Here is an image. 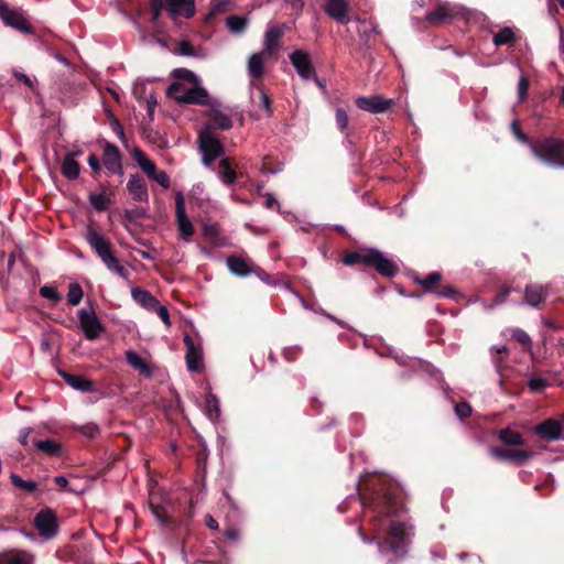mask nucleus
<instances>
[{
    "label": "nucleus",
    "mask_w": 564,
    "mask_h": 564,
    "mask_svg": "<svg viewBox=\"0 0 564 564\" xmlns=\"http://www.w3.org/2000/svg\"><path fill=\"white\" fill-rule=\"evenodd\" d=\"M403 507L398 506L392 498H387L386 506L381 511L384 516V521L389 518L388 533L382 542H378V551L382 556H387L386 564H394L397 561L403 558L408 551L410 539L413 534L412 525L408 522L394 520L399 511Z\"/></svg>",
    "instance_id": "nucleus-1"
},
{
    "label": "nucleus",
    "mask_w": 564,
    "mask_h": 564,
    "mask_svg": "<svg viewBox=\"0 0 564 564\" xmlns=\"http://www.w3.org/2000/svg\"><path fill=\"white\" fill-rule=\"evenodd\" d=\"M173 75L178 80L172 83L167 89L171 99L178 104H208V93L198 86V78L194 73L185 68H178L173 72Z\"/></svg>",
    "instance_id": "nucleus-2"
},
{
    "label": "nucleus",
    "mask_w": 564,
    "mask_h": 564,
    "mask_svg": "<svg viewBox=\"0 0 564 564\" xmlns=\"http://www.w3.org/2000/svg\"><path fill=\"white\" fill-rule=\"evenodd\" d=\"M532 154L544 164L554 169H564V140L547 138L539 145L530 143Z\"/></svg>",
    "instance_id": "nucleus-3"
},
{
    "label": "nucleus",
    "mask_w": 564,
    "mask_h": 564,
    "mask_svg": "<svg viewBox=\"0 0 564 564\" xmlns=\"http://www.w3.org/2000/svg\"><path fill=\"white\" fill-rule=\"evenodd\" d=\"M198 149L202 153V162L207 169L214 170L213 163L224 155L225 149L216 138L210 127H205L198 134Z\"/></svg>",
    "instance_id": "nucleus-4"
},
{
    "label": "nucleus",
    "mask_w": 564,
    "mask_h": 564,
    "mask_svg": "<svg viewBox=\"0 0 564 564\" xmlns=\"http://www.w3.org/2000/svg\"><path fill=\"white\" fill-rule=\"evenodd\" d=\"M79 327L88 340H94L102 333V325L93 306L78 311Z\"/></svg>",
    "instance_id": "nucleus-5"
},
{
    "label": "nucleus",
    "mask_w": 564,
    "mask_h": 564,
    "mask_svg": "<svg viewBox=\"0 0 564 564\" xmlns=\"http://www.w3.org/2000/svg\"><path fill=\"white\" fill-rule=\"evenodd\" d=\"M459 15H463L462 8L444 2L438 4L434 10L427 12L425 19L430 24L440 25L445 24Z\"/></svg>",
    "instance_id": "nucleus-6"
},
{
    "label": "nucleus",
    "mask_w": 564,
    "mask_h": 564,
    "mask_svg": "<svg viewBox=\"0 0 564 564\" xmlns=\"http://www.w3.org/2000/svg\"><path fill=\"white\" fill-rule=\"evenodd\" d=\"M184 344L186 346V366L188 371L197 372L203 365V348L199 341H196L191 335H184Z\"/></svg>",
    "instance_id": "nucleus-7"
},
{
    "label": "nucleus",
    "mask_w": 564,
    "mask_h": 564,
    "mask_svg": "<svg viewBox=\"0 0 564 564\" xmlns=\"http://www.w3.org/2000/svg\"><path fill=\"white\" fill-rule=\"evenodd\" d=\"M175 204V215L180 235L183 240L189 241L191 237L194 234V226L192 224V220L186 215L185 202L182 193L176 194Z\"/></svg>",
    "instance_id": "nucleus-8"
},
{
    "label": "nucleus",
    "mask_w": 564,
    "mask_h": 564,
    "mask_svg": "<svg viewBox=\"0 0 564 564\" xmlns=\"http://www.w3.org/2000/svg\"><path fill=\"white\" fill-rule=\"evenodd\" d=\"M356 105L360 110L370 112V113H382L390 110L394 101L393 99L383 98L379 95H372L369 97H358L356 99Z\"/></svg>",
    "instance_id": "nucleus-9"
},
{
    "label": "nucleus",
    "mask_w": 564,
    "mask_h": 564,
    "mask_svg": "<svg viewBox=\"0 0 564 564\" xmlns=\"http://www.w3.org/2000/svg\"><path fill=\"white\" fill-rule=\"evenodd\" d=\"M534 432L547 441H564V417L561 420L549 419L534 426Z\"/></svg>",
    "instance_id": "nucleus-10"
},
{
    "label": "nucleus",
    "mask_w": 564,
    "mask_h": 564,
    "mask_svg": "<svg viewBox=\"0 0 564 564\" xmlns=\"http://www.w3.org/2000/svg\"><path fill=\"white\" fill-rule=\"evenodd\" d=\"M149 80L137 79L132 87V93L140 104H144L148 115L153 118L156 107V98L153 90L148 89Z\"/></svg>",
    "instance_id": "nucleus-11"
},
{
    "label": "nucleus",
    "mask_w": 564,
    "mask_h": 564,
    "mask_svg": "<svg viewBox=\"0 0 564 564\" xmlns=\"http://www.w3.org/2000/svg\"><path fill=\"white\" fill-rule=\"evenodd\" d=\"M35 528L45 539H52L57 532V520L55 513L50 510H41L34 520Z\"/></svg>",
    "instance_id": "nucleus-12"
},
{
    "label": "nucleus",
    "mask_w": 564,
    "mask_h": 564,
    "mask_svg": "<svg viewBox=\"0 0 564 564\" xmlns=\"http://www.w3.org/2000/svg\"><path fill=\"white\" fill-rule=\"evenodd\" d=\"M0 18L6 25L14 28L23 33L31 32V26L21 10L10 9L2 4L0 6Z\"/></svg>",
    "instance_id": "nucleus-13"
},
{
    "label": "nucleus",
    "mask_w": 564,
    "mask_h": 564,
    "mask_svg": "<svg viewBox=\"0 0 564 564\" xmlns=\"http://www.w3.org/2000/svg\"><path fill=\"white\" fill-rule=\"evenodd\" d=\"M85 240L90 248L96 252L101 261L112 253L110 242L101 234L94 228L89 227L85 232Z\"/></svg>",
    "instance_id": "nucleus-14"
},
{
    "label": "nucleus",
    "mask_w": 564,
    "mask_h": 564,
    "mask_svg": "<svg viewBox=\"0 0 564 564\" xmlns=\"http://www.w3.org/2000/svg\"><path fill=\"white\" fill-rule=\"evenodd\" d=\"M290 59L297 74L303 79L308 80L315 77V69L313 67L311 57L306 52L297 50L291 54Z\"/></svg>",
    "instance_id": "nucleus-15"
},
{
    "label": "nucleus",
    "mask_w": 564,
    "mask_h": 564,
    "mask_svg": "<svg viewBox=\"0 0 564 564\" xmlns=\"http://www.w3.org/2000/svg\"><path fill=\"white\" fill-rule=\"evenodd\" d=\"M324 11L338 23L346 24L349 22V3L347 0H326Z\"/></svg>",
    "instance_id": "nucleus-16"
},
{
    "label": "nucleus",
    "mask_w": 564,
    "mask_h": 564,
    "mask_svg": "<svg viewBox=\"0 0 564 564\" xmlns=\"http://www.w3.org/2000/svg\"><path fill=\"white\" fill-rule=\"evenodd\" d=\"M490 455L499 460L522 463L530 459L533 453L525 449H502L499 447L490 448Z\"/></svg>",
    "instance_id": "nucleus-17"
},
{
    "label": "nucleus",
    "mask_w": 564,
    "mask_h": 564,
    "mask_svg": "<svg viewBox=\"0 0 564 564\" xmlns=\"http://www.w3.org/2000/svg\"><path fill=\"white\" fill-rule=\"evenodd\" d=\"M162 6L173 18L178 15L191 18L195 13L194 3L191 0H162Z\"/></svg>",
    "instance_id": "nucleus-18"
},
{
    "label": "nucleus",
    "mask_w": 564,
    "mask_h": 564,
    "mask_svg": "<svg viewBox=\"0 0 564 564\" xmlns=\"http://www.w3.org/2000/svg\"><path fill=\"white\" fill-rule=\"evenodd\" d=\"M102 161L106 169L112 174H121V155L118 148L111 143H106L104 149Z\"/></svg>",
    "instance_id": "nucleus-19"
},
{
    "label": "nucleus",
    "mask_w": 564,
    "mask_h": 564,
    "mask_svg": "<svg viewBox=\"0 0 564 564\" xmlns=\"http://www.w3.org/2000/svg\"><path fill=\"white\" fill-rule=\"evenodd\" d=\"M127 188L131 197L137 202H148L149 194L144 181L139 175H131Z\"/></svg>",
    "instance_id": "nucleus-20"
},
{
    "label": "nucleus",
    "mask_w": 564,
    "mask_h": 564,
    "mask_svg": "<svg viewBox=\"0 0 564 564\" xmlns=\"http://www.w3.org/2000/svg\"><path fill=\"white\" fill-rule=\"evenodd\" d=\"M270 57V55L264 54V52L253 53L248 57L247 61V69L248 74L252 79H260L264 73V61Z\"/></svg>",
    "instance_id": "nucleus-21"
},
{
    "label": "nucleus",
    "mask_w": 564,
    "mask_h": 564,
    "mask_svg": "<svg viewBox=\"0 0 564 564\" xmlns=\"http://www.w3.org/2000/svg\"><path fill=\"white\" fill-rule=\"evenodd\" d=\"M283 35V29L282 26L278 25H271L268 26L265 34H264V43H263V50L264 54L272 55L274 52L280 39Z\"/></svg>",
    "instance_id": "nucleus-22"
},
{
    "label": "nucleus",
    "mask_w": 564,
    "mask_h": 564,
    "mask_svg": "<svg viewBox=\"0 0 564 564\" xmlns=\"http://www.w3.org/2000/svg\"><path fill=\"white\" fill-rule=\"evenodd\" d=\"M546 295L547 293L543 286L529 284L525 288L523 303L532 307H538L546 299Z\"/></svg>",
    "instance_id": "nucleus-23"
},
{
    "label": "nucleus",
    "mask_w": 564,
    "mask_h": 564,
    "mask_svg": "<svg viewBox=\"0 0 564 564\" xmlns=\"http://www.w3.org/2000/svg\"><path fill=\"white\" fill-rule=\"evenodd\" d=\"M132 299L148 311H154L160 304L159 301L147 290L133 288L131 290Z\"/></svg>",
    "instance_id": "nucleus-24"
},
{
    "label": "nucleus",
    "mask_w": 564,
    "mask_h": 564,
    "mask_svg": "<svg viewBox=\"0 0 564 564\" xmlns=\"http://www.w3.org/2000/svg\"><path fill=\"white\" fill-rule=\"evenodd\" d=\"M59 375L73 389L82 392L93 391V382L82 376L70 375L66 371H59Z\"/></svg>",
    "instance_id": "nucleus-25"
},
{
    "label": "nucleus",
    "mask_w": 564,
    "mask_h": 564,
    "mask_svg": "<svg viewBox=\"0 0 564 564\" xmlns=\"http://www.w3.org/2000/svg\"><path fill=\"white\" fill-rule=\"evenodd\" d=\"M228 270L237 276H248L251 272V265L240 257H228L227 258Z\"/></svg>",
    "instance_id": "nucleus-26"
},
{
    "label": "nucleus",
    "mask_w": 564,
    "mask_h": 564,
    "mask_svg": "<svg viewBox=\"0 0 564 564\" xmlns=\"http://www.w3.org/2000/svg\"><path fill=\"white\" fill-rule=\"evenodd\" d=\"M377 258L378 260H376L373 268L377 270L378 273L388 278H392L393 275H395L398 268L391 260L386 258L381 251H379Z\"/></svg>",
    "instance_id": "nucleus-27"
},
{
    "label": "nucleus",
    "mask_w": 564,
    "mask_h": 564,
    "mask_svg": "<svg viewBox=\"0 0 564 564\" xmlns=\"http://www.w3.org/2000/svg\"><path fill=\"white\" fill-rule=\"evenodd\" d=\"M210 123L206 127H210L212 131L214 129L227 130L232 126L231 119L224 112L219 110H212L209 115Z\"/></svg>",
    "instance_id": "nucleus-28"
},
{
    "label": "nucleus",
    "mask_w": 564,
    "mask_h": 564,
    "mask_svg": "<svg viewBox=\"0 0 564 564\" xmlns=\"http://www.w3.org/2000/svg\"><path fill=\"white\" fill-rule=\"evenodd\" d=\"M62 173L68 180H76L79 176L80 167L74 159V154H66L62 162Z\"/></svg>",
    "instance_id": "nucleus-29"
},
{
    "label": "nucleus",
    "mask_w": 564,
    "mask_h": 564,
    "mask_svg": "<svg viewBox=\"0 0 564 564\" xmlns=\"http://www.w3.org/2000/svg\"><path fill=\"white\" fill-rule=\"evenodd\" d=\"M205 413L212 422H217L220 416V404L218 398L209 392L205 400Z\"/></svg>",
    "instance_id": "nucleus-30"
},
{
    "label": "nucleus",
    "mask_w": 564,
    "mask_h": 564,
    "mask_svg": "<svg viewBox=\"0 0 564 564\" xmlns=\"http://www.w3.org/2000/svg\"><path fill=\"white\" fill-rule=\"evenodd\" d=\"M2 564H33V556L26 552L12 551L3 554Z\"/></svg>",
    "instance_id": "nucleus-31"
},
{
    "label": "nucleus",
    "mask_w": 564,
    "mask_h": 564,
    "mask_svg": "<svg viewBox=\"0 0 564 564\" xmlns=\"http://www.w3.org/2000/svg\"><path fill=\"white\" fill-rule=\"evenodd\" d=\"M126 358L128 364L138 370L140 373L145 376H151L150 368L148 364L133 350H128L126 352Z\"/></svg>",
    "instance_id": "nucleus-32"
},
{
    "label": "nucleus",
    "mask_w": 564,
    "mask_h": 564,
    "mask_svg": "<svg viewBox=\"0 0 564 564\" xmlns=\"http://www.w3.org/2000/svg\"><path fill=\"white\" fill-rule=\"evenodd\" d=\"M249 23L247 17L230 15L226 19L228 30L234 34H241L245 32Z\"/></svg>",
    "instance_id": "nucleus-33"
},
{
    "label": "nucleus",
    "mask_w": 564,
    "mask_h": 564,
    "mask_svg": "<svg viewBox=\"0 0 564 564\" xmlns=\"http://www.w3.org/2000/svg\"><path fill=\"white\" fill-rule=\"evenodd\" d=\"M133 159L140 166V169L150 177L155 173L156 166L155 164L148 159L141 150H134Z\"/></svg>",
    "instance_id": "nucleus-34"
},
{
    "label": "nucleus",
    "mask_w": 564,
    "mask_h": 564,
    "mask_svg": "<svg viewBox=\"0 0 564 564\" xmlns=\"http://www.w3.org/2000/svg\"><path fill=\"white\" fill-rule=\"evenodd\" d=\"M102 262L109 271L118 274L122 279H126V280L128 279L129 271L127 270L126 267H123L119 263L118 259L115 257L113 253L108 254V257L106 259H104Z\"/></svg>",
    "instance_id": "nucleus-35"
},
{
    "label": "nucleus",
    "mask_w": 564,
    "mask_h": 564,
    "mask_svg": "<svg viewBox=\"0 0 564 564\" xmlns=\"http://www.w3.org/2000/svg\"><path fill=\"white\" fill-rule=\"evenodd\" d=\"M499 438L508 445H522L524 443L523 436L510 429L500 430Z\"/></svg>",
    "instance_id": "nucleus-36"
},
{
    "label": "nucleus",
    "mask_w": 564,
    "mask_h": 564,
    "mask_svg": "<svg viewBox=\"0 0 564 564\" xmlns=\"http://www.w3.org/2000/svg\"><path fill=\"white\" fill-rule=\"evenodd\" d=\"M510 293H511V289L510 288H505V289L501 290V292L491 302H487L485 300H480V303H481L484 310L491 311L495 307L503 304L506 302V299L508 297V295ZM478 301H479V299L476 297L475 302H478Z\"/></svg>",
    "instance_id": "nucleus-37"
},
{
    "label": "nucleus",
    "mask_w": 564,
    "mask_h": 564,
    "mask_svg": "<svg viewBox=\"0 0 564 564\" xmlns=\"http://www.w3.org/2000/svg\"><path fill=\"white\" fill-rule=\"evenodd\" d=\"M514 32L512 28L505 26L492 37V42L496 46H501L511 43L514 40Z\"/></svg>",
    "instance_id": "nucleus-38"
},
{
    "label": "nucleus",
    "mask_w": 564,
    "mask_h": 564,
    "mask_svg": "<svg viewBox=\"0 0 564 564\" xmlns=\"http://www.w3.org/2000/svg\"><path fill=\"white\" fill-rule=\"evenodd\" d=\"M10 478L15 487L24 490L25 492L31 494L37 489V484L33 480H24L17 474H11Z\"/></svg>",
    "instance_id": "nucleus-39"
},
{
    "label": "nucleus",
    "mask_w": 564,
    "mask_h": 564,
    "mask_svg": "<svg viewBox=\"0 0 564 564\" xmlns=\"http://www.w3.org/2000/svg\"><path fill=\"white\" fill-rule=\"evenodd\" d=\"M83 289L77 282L69 284L67 300L72 306L78 305L83 300Z\"/></svg>",
    "instance_id": "nucleus-40"
},
{
    "label": "nucleus",
    "mask_w": 564,
    "mask_h": 564,
    "mask_svg": "<svg viewBox=\"0 0 564 564\" xmlns=\"http://www.w3.org/2000/svg\"><path fill=\"white\" fill-rule=\"evenodd\" d=\"M35 447L39 451L45 452L50 455H59L61 446L52 440H44L35 442Z\"/></svg>",
    "instance_id": "nucleus-41"
},
{
    "label": "nucleus",
    "mask_w": 564,
    "mask_h": 564,
    "mask_svg": "<svg viewBox=\"0 0 564 564\" xmlns=\"http://www.w3.org/2000/svg\"><path fill=\"white\" fill-rule=\"evenodd\" d=\"M89 202L91 206L99 212L107 209L109 205V198L104 193L90 194Z\"/></svg>",
    "instance_id": "nucleus-42"
},
{
    "label": "nucleus",
    "mask_w": 564,
    "mask_h": 564,
    "mask_svg": "<svg viewBox=\"0 0 564 564\" xmlns=\"http://www.w3.org/2000/svg\"><path fill=\"white\" fill-rule=\"evenodd\" d=\"M441 278L442 276L438 272H432L424 279H420L419 283L425 289V291L435 293L436 291L434 289L441 281Z\"/></svg>",
    "instance_id": "nucleus-43"
},
{
    "label": "nucleus",
    "mask_w": 564,
    "mask_h": 564,
    "mask_svg": "<svg viewBox=\"0 0 564 564\" xmlns=\"http://www.w3.org/2000/svg\"><path fill=\"white\" fill-rule=\"evenodd\" d=\"M379 250L377 249H362L361 250V258H360V264L367 265V267H373L376 260H378Z\"/></svg>",
    "instance_id": "nucleus-44"
},
{
    "label": "nucleus",
    "mask_w": 564,
    "mask_h": 564,
    "mask_svg": "<svg viewBox=\"0 0 564 564\" xmlns=\"http://www.w3.org/2000/svg\"><path fill=\"white\" fill-rule=\"evenodd\" d=\"M39 293L42 297L51 300L53 302H59L62 300L61 294L56 291L55 288L51 285H43L40 288Z\"/></svg>",
    "instance_id": "nucleus-45"
},
{
    "label": "nucleus",
    "mask_w": 564,
    "mask_h": 564,
    "mask_svg": "<svg viewBox=\"0 0 564 564\" xmlns=\"http://www.w3.org/2000/svg\"><path fill=\"white\" fill-rule=\"evenodd\" d=\"M256 90L259 96L260 106L265 111L267 117H270L272 115V108H271V100H270L269 96L264 93V90L261 87H257Z\"/></svg>",
    "instance_id": "nucleus-46"
},
{
    "label": "nucleus",
    "mask_w": 564,
    "mask_h": 564,
    "mask_svg": "<svg viewBox=\"0 0 564 564\" xmlns=\"http://www.w3.org/2000/svg\"><path fill=\"white\" fill-rule=\"evenodd\" d=\"M511 131L513 133V135L517 138L518 141H520L521 143H524L530 147V143H532L529 138L523 133V131L521 130L519 123L517 120H513L511 122Z\"/></svg>",
    "instance_id": "nucleus-47"
},
{
    "label": "nucleus",
    "mask_w": 564,
    "mask_h": 564,
    "mask_svg": "<svg viewBox=\"0 0 564 564\" xmlns=\"http://www.w3.org/2000/svg\"><path fill=\"white\" fill-rule=\"evenodd\" d=\"M511 336L525 347L531 346V338L523 329L514 328L511 330Z\"/></svg>",
    "instance_id": "nucleus-48"
},
{
    "label": "nucleus",
    "mask_w": 564,
    "mask_h": 564,
    "mask_svg": "<svg viewBox=\"0 0 564 564\" xmlns=\"http://www.w3.org/2000/svg\"><path fill=\"white\" fill-rule=\"evenodd\" d=\"M529 79L527 76L521 72L519 83H518V95H519V101H523L527 97L528 88H529Z\"/></svg>",
    "instance_id": "nucleus-49"
},
{
    "label": "nucleus",
    "mask_w": 564,
    "mask_h": 564,
    "mask_svg": "<svg viewBox=\"0 0 564 564\" xmlns=\"http://www.w3.org/2000/svg\"><path fill=\"white\" fill-rule=\"evenodd\" d=\"M204 191H205V187L202 183H197L195 185H193L192 189H191V197L196 199L199 204V206H202L204 204V202L207 199L204 197Z\"/></svg>",
    "instance_id": "nucleus-50"
},
{
    "label": "nucleus",
    "mask_w": 564,
    "mask_h": 564,
    "mask_svg": "<svg viewBox=\"0 0 564 564\" xmlns=\"http://www.w3.org/2000/svg\"><path fill=\"white\" fill-rule=\"evenodd\" d=\"M336 124H337L338 129L341 130V131L347 129V126H348V115L341 108H338L336 110Z\"/></svg>",
    "instance_id": "nucleus-51"
},
{
    "label": "nucleus",
    "mask_w": 564,
    "mask_h": 564,
    "mask_svg": "<svg viewBox=\"0 0 564 564\" xmlns=\"http://www.w3.org/2000/svg\"><path fill=\"white\" fill-rule=\"evenodd\" d=\"M144 216H145L144 209L139 208V207L124 210V218L131 223L135 221Z\"/></svg>",
    "instance_id": "nucleus-52"
},
{
    "label": "nucleus",
    "mask_w": 564,
    "mask_h": 564,
    "mask_svg": "<svg viewBox=\"0 0 564 564\" xmlns=\"http://www.w3.org/2000/svg\"><path fill=\"white\" fill-rule=\"evenodd\" d=\"M218 177L225 185H230L236 181L237 174L232 169H227L219 172Z\"/></svg>",
    "instance_id": "nucleus-53"
},
{
    "label": "nucleus",
    "mask_w": 564,
    "mask_h": 564,
    "mask_svg": "<svg viewBox=\"0 0 564 564\" xmlns=\"http://www.w3.org/2000/svg\"><path fill=\"white\" fill-rule=\"evenodd\" d=\"M150 178L158 182L164 188L170 187V177L164 171H161V172L155 171V173L152 174L150 176Z\"/></svg>",
    "instance_id": "nucleus-54"
},
{
    "label": "nucleus",
    "mask_w": 564,
    "mask_h": 564,
    "mask_svg": "<svg viewBox=\"0 0 564 564\" xmlns=\"http://www.w3.org/2000/svg\"><path fill=\"white\" fill-rule=\"evenodd\" d=\"M492 349L496 351V355L492 356L494 361H495L496 366L499 367L500 364L502 362L503 358L508 355V348H507V346L501 345V346H495Z\"/></svg>",
    "instance_id": "nucleus-55"
},
{
    "label": "nucleus",
    "mask_w": 564,
    "mask_h": 564,
    "mask_svg": "<svg viewBox=\"0 0 564 564\" xmlns=\"http://www.w3.org/2000/svg\"><path fill=\"white\" fill-rule=\"evenodd\" d=\"M360 258H361V250L355 251V252H349L344 257L343 262L345 265L360 264Z\"/></svg>",
    "instance_id": "nucleus-56"
},
{
    "label": "nucleus",
    "mask_w": 564,
    "mask_h": 564,
    "mask_svg": "<svg viewBox=\"0 0 564 564\" xmlns=\"http://www.w3.org/2000/svg\"><path fill=\"white\" fill-rule=\"evenodd\" d=\"M455 412L460 419L467 417L471 414V406L467 402H460L456 404Z\"/></svg>",
    "instance_id": "nucleus-57"
},
{
    "label": "nucleus",
    "mask_w": 564,
    "mask_h": 564,
    "mask_svg": "<svg viewBox=\"0 0 564 564\" xmlns=\"http://www.w3.org/2000/svg\"><path fill=\"white\" fill-rule=\"evenodd\" d=\"M435 295L437 297L456 299L459 295V293L452 286H445L442 290L436 291Z\"/></svg>",
    "instance_id": "nucleus-58"
},
{
    "label": "nucleus",
    "mask_w": 564,
    "mask_h": 564,
    "mask_svg": "<svg viewBox=\"0 0 564 564\" xmlns=\"http://www.w3.org/2000/svg\"><path fill=\"white\" fill-rule=\"evenodd\" d=\"M264 206L268 209H272V208L275 207L279 213H282L281 212V206H280V204L278 203L275 196L272 193H265L264 194Z\"/></svg>",
    "instance_id": "nucleus-59"
},
{
    "label": "nucleus",
    "mask_w": 564,
    "mask_h": 564,
    "mask_svg": "<svg viewBox=\"0 0 564 564\" xmlns=\"http://www.w3.org/2000/svg\"><path fill=\"white\" fill-rule=\"evenodd\" d=\"M153 312H155L160 316V318L166 326L171 325L170 314L165 306L159 304L158 307H155Z\"/></svg>",
    "instance_id": "nucleus-60"
},
{
    "label": "nucleus",
    "mask_w": 564,
    "mask_h": 564,
    "mask_svg": "<svg viewBox=\"0 0 564 564\" xmlns=\"http://www.w3.org/2000/svg\"><path fill=\"white\" fill-rule=\"evenodd\" d=\"M177 51L180 54L185 56L194 55L193 46L186 41L180 42Z\"/></svg>",
    "instance_id": "nucleus-61"
},
{
    "label": "nucleus",
    "mask_w": 564,
    "mask_h": 564,
    "mask_svg": "<svg viewBox=\"0 0 564 564\" xmlns=\"http://www.w3.org/2000/svg\"><path fill=\"white\" fill-rule=\"evenodd\" d=\"M88 165L95 172H99L100 169H101L100 163H99V159L95 154H91L88 158Z\"/></svg>",
    "instance_id": "nucleus-62"
},
{
    "label": "nucleus",
    "mask_w": 564,
    "mask_h": 564,
    "mask_svg": "<svg viewBox=\"0 0 564 564\" xmlns=\"http://www.w3.org/2000/svg\"><path fill=\"white\" fill-rule=\"evenodd\" d=\"M14 76H15L19 80L23 82V83H24L26 86H29L30 88H33V82H32V79H31L29 76H26L25 74L20 73V72H14Z\"/></svg>",
    "instance_id": "nucleus-63"
},
{
    "label": "nucleus",
    "mask_w": 564,
    "mask_h": 564,
    "mask_svg": "<svg viewBox=\"0 0 564 564\" xmlns=\"http://www.w3.org/2000/svg\"><path fill=\"white\" fill-rule=\"evenodd\" d=\"M301 350V347L300 346H293V347H286L284 350H283V355L284 357L288 359V360H292V356L293 354Z\"/></svg>",
    "instance_id": "nucleus-64"
}]
</instances>
